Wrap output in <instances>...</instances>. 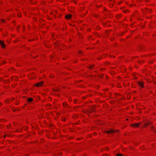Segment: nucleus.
<instances>
[{"mask_svg": "<svg viewBox=\"0 0 156 156\" xmlns=\"http://www.w3.org/2000/svg\"><path fill=\"white\" fill-rule=\"evenodd\" d=\"M115 132V131L113 130L112 129H110L108 131H106V132L108 134L109 133H114Z\"/></svg>", "mask_w": 156, "mask_h": 156, "instance_id": "1", "label": "nucleus"}, {"mask_svg": "<svg viewBox=\"0 0 156 156\" xmlns=\"http://www.w3.org/2000/svg\"><path fill=\"white\" fill-rule=\"evenodd\" d=\"M43 84V81H41L39 83H37L35 84L34 86L37 87H39L42 86Z\"/></svg>", "mask_w": 156, "mask_h": 156, "instance_id": "2", "label": "nucleus"}, {"mask_svg": "<svg viewBox=\"0 0 156 156\" xmlns=\"http://www.w3.org/2000/svg\"><path fill=\"white\" fill-rule=\"evenodd\" d=\"M140 125V124L139 123H137L135 124H132L131 126L135 127H139Z\"/></svg>", "mask_w": 156, "mask_h": 156, "instance_id": "3", "label": "nucleus"}, {"mask_svg": "<svg viewBox=\"0 0 156 156\" xmlns=\"http://www.w3.org/2000/svg\"><path fill=\"white\" fill-rule=\"evenodd\" d=\"M0 44L1 45L2 47L3 48H5V45L4 44V42L3 41L0 40Z\"/></svg>", "mask_w": 156, "mask_h": 156, "instance_id": "4", "label": "nucleus"}, {"mask_svg": "<svg viewBox=\"0 0 156 156\" xmlns=\"http://www.w3.org/2000/svg\"><path fill=\"white\" fill-rule=\"evenodd\" d=\"M66 18L67 19H70L71 17V15L70 14H68L66 16Z\"/></svg>", "mask_w": 156, "mask_h": 156, "instance_id": "5", "label": "nucleus"}, {"mask_svg": "<svg viewBox=\"0 0 156 156\" xmlns=\"http://www.w3.org/2000/svg\"><path fill=\"white\" fill-rule=\"evenodd\" d=\"M138 84L139 85L141 86V87H143V83L142 82H138Z\"/></svg>", "mask_w": 156, "mask_h": 156, "instance_id": "6", "label": "nucleus"}, {"mask_svg": "<svg viewBox=\"0 0 156 156\" xmlns=\"http://www.w3.org/2000/svg\"><path fill=\"white\" fill-rule=\"evenodd\" d=\"M27 101L29 102H31L33 101V98H29L27 99Z\"/></svg>", "mask_w": 156, "mask_h": 156, "instance_id": "7", "label": "nucleus"}, {"mask_svg": "<svg viewBox=\"0 0 156 156\" xmlns=\"http://www.w3.org/2000/svg\"><path fill=\"white\" fill-rule=\"evenodd\" d=\"M151 122H148V123H146V124H145L144 125V126H146L147 125H149L151 124Z\"/></svg>", "mask_w": 156, "mask_h": 156, "instance_id": "8", "label": "nucleus"}, {"mask_svg": "<svg viewBox=\"0 0 156 156\" xmlns=\"http://www.w3.org/2000/svg\"><path fill=\"white\" fill-rule=\"evenodd\" d=\"M116 156H122V154H116Z\"/></svg>", "mask_w": 156, "mask_h": 156, "instance_id": "9", "label": "nucleus"}, {"mask_svg": "<svg viewBox=\"0 0 156 156\" xmlns=\"http://www.w3.org/2000/svg\"><path fill=\"white\" fill-rule=\"evenodd\" d=\"M1 21L2 23H4L5 22V20L3 19H1Z\"/></svg>", "mask_w": 156, "mask_h": 156, "instance_id": "10", "label": "nucleus"}, {"mask_svg": "<svg viewBox=\"0 0 156 156\" xmlns=\"http://www.w3.org/2000/svg\"><path fill=\"white\" fill-rule=\"evenodd\" d=\"M58 90H59L58 89H57L55 90V91H57Z\"/></svg>", "mask_w": 156, "mask_h": 156, "instance_id": "11", "label": "nucleus"}, {"mask_svg": "<svg viewBox=\"0 0 156 156\" xmlns=\"http://www.w3.org/2000/svg\"><path fill=\"white\" fill-rule=\"evenodd\" d=\"M79 53L80 54H82V52L81 51H79Z\"/></svg>", "mask_w": 156, "mask_h": 156, "instance_id": "12", "label": "nucleus"}, {"mask_svg": "<svg viewBox=\"0 0 156 156\" xmlns=\"http://www.w3.org/2000/svg\"><path fill=\"white\" fill-rule=\"evenodd\" d=\"M62 120L63 121H65V119H62Z\"/></svg>", "mask_w": 156, "mask_h": 156, "instance_id": "13", "label": "nucleus"}, {"mask_svg": "<svg viewBox=\"0 0 156 156\" xmlns=\"http://www.w3.org/2000/svg\"><path fill=\"white\" fill-rule=\"evenodd\" d=\"M92 68V66H90L89 67V68Z\"/></svg>", "mask_w": 156, "mask_h": 156, "instance_id": "14", "label": "nucleus"}, {"mask_svg": "<svg viewBox=\"0 0 156 156\" xmlns=\"http://www.w3.org/2000/svg\"><path fill=\"white\" fill-rule=\"evenodd\" d=\"M151 128H153V127L152 126H151Z\"/></svg>", "mask_w": 156, "mask_h": 156, "instance_id": "15", "label": "nucleus"}, {"mask_svg": "<svg viewBox=\"0 0 156 156\" xmlns=\"http://www.w3.org/2000/svg\"><path fill=\"white\" fill-rule=\"evenodd\" d=\"M9 20V18L7 19V20Z\"/></svg>", "mask_w": 156, "mask_h": 156, "instance_id": "16", "label": "nucleus"}, {"mask_svg": "<svg viewBox=\"0 0 156 156\" xmlns=\"http://www.w3.org/2000/svg\"><path fill=\"white\" fill-rule=\"evenodd\" d=\"M151 130H153V131H154V130H153L152 129H151Z\"/></svg>", "mask_w": 156, "mask_h": 156, "instance_id": "17", "label": "nucleus"}]
</instances>
